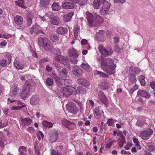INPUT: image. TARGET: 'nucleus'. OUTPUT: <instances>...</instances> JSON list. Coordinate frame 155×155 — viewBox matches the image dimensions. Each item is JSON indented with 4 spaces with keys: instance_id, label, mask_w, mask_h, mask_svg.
Wrapping results in <instances>:
<instances>
[{
    "instance_id": "nucleus-44",
    "label": "nucleus",
    "mask_w": 155,
    "mask_h": 155,
    "mask_svg": "<svg viewBox=\"0 0 155 155\" xmlns=\"http://www.w3.org/2000/svg\"><path fill=\"white\" fill-rule=\"evenodd\" d=\"M50 38L53 42H55L58 40L59 39V37L58 35L56 34H53L51 35Z\"/></svg>"
},
{
    "instance_id": "nucleus-28",
    "label": "nucleus",
    "mask_w": 155,
    "mask_h": 155,
    "mask_svg": "<svg viewBox=\"0 0 155 155\" xmlns=\"http://www.w3.org/2000/svg\"><path fill=\"white\" fill-rule=\"evenodd\" d=\"M18 151L19 155H28L27 154V149L25 147L21 146L19 147Z\"/></svg>"
},
{
    "instance_id": "nucleus-62",
    "label": "nucleus",
    "mask_w": 155,
    "mask_h": 155,
    "mask_svg": "<svg viewBox=\"0 0 155 155\" xmlns=\"http://www.w3.org/2000/svg\"><path fill=\"white\" fill-rule=\"evenodd\" d=\"M53 78L55 80L56 82L60 80V78L55 74H53Z\"/></svg>"
},
{
    "instance_id": "nucleus-7",
    "label": "nucleus",
    "mask_w": 155,
    "mask_h": 155,
    "mask_svg": "<svg viewBox=\"0 0 155 155\" xmlns=\"http://www.w3.org/2000/svg\"><path fill=\"white\" fill-rule=\"evenodd\" d=\"M62 124L65 127L70 130H73L76 128V124L73 122L64 119L62 121Z\"/></svg>"
},
{
    "instance_id": "nucleus-25",
    "label": "nucleus",
    "mask_w": 155,
    "mask_h": 155,
    "mask_svg": "<svg viewBox=\"0 0 155 155\" xmlns=\"http://www.w3.org/2000/svg\"><path fill=\"white\" fill-rule=\"evenodd\" d=\"M33 16L31 12H29L26 17V24L28 26L31 25L32 22V18Z\"/></svg>"
},
{
    "instance_id": "nucleus-29",
    "label": "nucleus",
    "mask_w": 155,
    "mask_h": 155,
    "mask_svg": "<svg viewBox=\"0 0 155 155\" xmlns=\"http://www.w3.org/2000/svg\"><path fill=\"white\" fill-rule=\"evenodd\" d=\"M68 54L70 56H72L74 58H77L78 56V54L77 53L76 51L74 48L69 50Z\"/></svg>"
},
{
    "instance_id": "nucleus-13",
    "label": "nucleus",
    "mask_w": 155,
    "mask_h": 155,
    "mask_svg": "<svg viewBox=\"0 0 155 155\" xmlns=\"http://www.w3.org/2000/svg\"><path fill=\"white\" fill-rule=\"evenodd\" d=\"M30 91L28 88H24L21 92V98L25 100L30 96Z\"/></svg>"
},
{
    "instance_id": "nucleus-23",
    "label": "nucleus",
    "mask_w": 155,
    "mask_h": 155,
    "mask_svg": "<svg viewBox=\"0 0 155 155\" xmlns=\"http://www.w3.org/2000/svg\"><path fill=\"white\" fill-rule=\"evenodd\" d=\"M74 13L73 12H70L64 15L63 16V20L65 22L69 21L73 15Z\"/></svg>"
},
{
    "instance_id": "nucleus-17",
    "label": "nucleus",
    "mask_w": 155,
    "mask_h": 155,
    "mask_svg": "<svg viewBox=\"0 0 155 155\" xmlns=\"http://www.w3.org/2000/svg\"><path fill=\"white\" fill-rule=\"evenodd\" d=\"M98 97L101 102L105 105H107V97L102 91H100L99 92Z\"/></svg>"
},
{
    "instance_id": "nucleus-19",
    "label": "nucleus",
    "mask_w": 155,
    "mask_h": 155,
    "mask_svg": "<svg viewBox=\"0 0 155 155\" xmlns=\"http://www.w3.org/2000/svg\"><path fill=\"white\" fill-rule=\"evenodd\" d=\"M62 6L64 9H68L74 8V5L73 3L66 1L62 4Z\"/></svg>"
},
{
    "instance_id": "nucleus-35",
    "label": "nucleus",
    "mask_w": 155,
    "mask_h": 155,
    "mask_svg": "<svg viewBox=\"0 0 155 155\" xmlns=\"http://www.w3.org/2000/svg\"><path fill=\"white\" fill-rule=\"evenodd\" d=\"M94 114L96 118L98 119H100L101 117V115L99 113V109L96 107L94 109Z\"/></svg>"
},
{
    "instance_id": "nucleus-56",
    "label": "nucleus",
    "mask_w": 155,
    "mask_h": 155,
    "mask_svg": "<svg viewBox=\"0 0 155 155\" xmlns=\"http://www.w3.org/2000/svg\"><path fill=\"white\" fill-rule=\"evenodd\" d=\"M88 0H79V4L81 6L85 5L87 3Z\"/></svg>"
},
{
    "instance_id": "nucleus-24",
    "label": "nucleus",
    "mask_w": 155,
    "mask_h": 155,
    "mask_svg": "<svg viewBox=\"0 0 155 155\" xmlns=\"http://www.w3.org/2000/svg\"><path fill=\"white\" fill-rule=\"evenodd\" d=\"M14 64L15 68L18 70H22L25 66L24 65L22 64L20 61H17L16 59L14 61Z\"/></svg>"
},
{
    "instance_id": "nucleus-14",
    "label": "nucleus",
    "mask_w": 155,
    "mask_h": 155,
    "mask_svg": "<svg viewBox=\"0 0 155 155\" xmlns=\"http://www.w3.org/2000/svg\"><path fill=\"white\" fill-rule=\"evenodd\" d=\"M137 95L149 99L151 97L150 94L147 91L143 90H139L137 92Z\"/></svg>"
},
{
    "instance_id": "nucleus-33",
    "label": "nucleus",
    "mask_w": 155,
    "mask_h": 155,
    "mask_svg": "<svg viewBox=\"0 0 155 155\" xmlns=\"http://www.w3.org/2000/svg\"><path fill=\"white\" fill-rule=\"evenodd\" d=\"M59 75L62 77L63 79H65L67 77L68 72L67 70L65 68H63L58 73Z\"/></svg>"
},
{
    "instance_id": "nucleus-59",
    "label": "nucleus",
    "mask_w": 155,
    "mask_h": 155,
    "mask_svg": "<svg viewBox=\"0 0 155 155\" xmlns=\"http://www.w3.org/2000/svg\"><path fill=\"white\" fill-rule=\"evenodd\" d=\"M70 90L72 91L73 94L76 95L78 94L77 89L76 90L75 88L72 87Z\"/></svg>"
},
{
    "instance_id": "nucleus-53",
    "label": "nucleus",
    "mask_w": 155,
    "mask_h": 155,
    "mask_svg": "<svg viewBox=\"0 0 155 155\" xmlns=\"http://www.w3.org/2000/svg\"><path fill=\"white\" fill-rule=\"evenodd\" d=\"M38 138L39 140H40L41 138H43L44 137V135L43 133L40 130H39L38 132Z\"/></svg>"
},
{
    "instance_id": "nucleus-38",
    "label": "nucleus",
    "mask_w": 155,
    "mask_h": 155,
    "mask_svg": "<svg viewBox=\"0 0 155 155\" xmlns=\"http://www.w3.org/2000/svg\"><path fill=\"white\" fill-rule=\"evenodd\" d=\"M102 4L99 2L98 0H94L93 4V6L95 9L99 8L100 5Z\"/></svg>"
},
{
    "instance_id": "nucleus-60",
    "label": "nucleus",
    "mask_w": 155,
    "mask_h": 155,
    "mask_svg": "<svg viewBox=\"0 0 155 155\" xmlns=\"http://www.w3.org/2000/svg\"><path fill=\"white\" fill-rule=\"evenodd\" d=\"M134 72L136 74H138L140 71V68L138 67H135L134 69Z\"/></svg>"
},
{
    "instance_id": "nucleus-50",
    "label": "nucleus",
    "mask_w": 155,
    "mask_h": 155,
    "mask_svg": "<svg viewBox=\"0 0 155 155\" xmlns=\"http://www.w3.org/2000/svg\"><path fill=\"white\" fill-rule=\"evenodd\" d=\"M7 64V61L5 59H2L0 61V65L3 67H6Z\"/></svg>"
},
{
    "instance_id": "nucleus-5",
    "label": "nucleus",
    "mask_w": 155,
    "mask_h": 155,
    "mask_svg": "<svg viewBox=\"0 0 155 155\" xmlns=\"http://www.w3.org/2000/svg\"><path fill=\"white\" fill-rule=\"evenodd\" d=\"M153 133V131L151 129H148L141 132L140 134V136L143 140H147L150 138V136Z\"/></svg>"
},
{
    "instance_id": "nucleus-42",
    "label": "nucleus",
    "mask_w": 155,
    "mask_h": 155,
    "mask_svg": "<svg viewBox=\"0 0 155 155\" xmlns=\"http://www.w3.org/2000/svg\"><path fill=\"white\" fill-rule=\"evenodd\" d=\"M42 124L43 126L47 127H51L53 126V124L52 123L48 122L46 120L43 121L42 123Z\"/></svg>"
},
{
    "instance_id": "nucleus-10",
    "label": "nucleus",
    "mask_w": 155,
    "mask_h": 155,
    "mask_svg": "<svg viewBox=\"0 0 155 155\" xmlns=\"http://www.w3.org/2000/svg\"><path fill=\"white\" fill-rule=\"evenodd\" d=\"M8 101H9L10 103H13L14 102H15V104L18 105H21L20 106H13L12 107V109L13 110H18L20 109L23 107H25L26 105L24 103L20 101H16L14 100L11 99L10 98H8L7 100Z\"/></svg>"
},
{
    "instance_id": "nucleus-57",
    "label": "nucleus",
    "mask_w": 155,
    "mask_h": 155,
    "mask_svg": "<svg viewBox=\"0 0 155 155\" xmlns=\"http://www.w3.org/2000/svg\"><path fill=\"white\" fill-rule=\"evenodd\" d=\"M97 73L100 76L103 78H107L108 77V75L104 73L99 71H97Z\"/></svg>"
},
{
    "instance_id": "nucleus-49",
    "label": "nucleus",
    "mask_w": 155,
    "mask_h": 155,
    "mask_svg": "<svg viewBox=\"0 0 155 155\" xmlns=\"http://www.w3.org/2000/svg\"><path fill=\"white\" fill-rule=\"evenodd\" d=\"M129 78L130 81L132 83H135L137 81L135 75H130L129 76Z\"/></svg>"
},
{
    "instance_id": "nucleus-27",
    "label": "nucleus",
    "mask_w": 155,
    "mask_h": 155,
    "mask_svg": "<svg viewBox=\"0 0 155 155\" xmlns=\"http://www.w3.org/2000/svg\"><path fill=\"white\" fill-rule=\"evenodd\" d=\"M58 134L56 131H55L54 133L50 136L49 141L50 142L53 143L56 141L58 138Z\"/></svg>"
},
{
    "instance_id": "nucleus-47",
    "label": "nucleus",
    "mask_w": 155,
    "mask_h": 155,
    "mask_svg": "<svg viewBox=\"0 0 155 155\" xmlns=\"http://www.w3.org/2000/svg\"><path fill=\"white\" fill-rule=\"evenodd\" d=\"M4 54L8 60V63L10 64L11 62L12 59V55L9 52H7L5 53Z\"/></svg>"
},
{
    "instance_id": "nucleus-43",
    "label": "nucleus",
    "mask_w": 155,
    "mask_h": 155,
    "mask_svg": "<svg viewBox=\"0 0 155 155\" xmlns=\"http://www.w3.org/2000/svg\"><path fill=\"white\" fill-rule=\"evenodd\" d=\"M46 83L47 85L51 86L53 84L54 81L52 78H48L46 79Z\"/></svg>"
},
{
    "instance_id": "nucleus-12",
    "label": "nucleus",
    "mask_w": 155,
    "mask_h": 155,
    "mask_svg": "<svg viewBox=\"0 0 155 155\" xmlns=\"http://www.w3.org/2000/svg\"><path fill=\"white\" fill-rule=\"evenodd\" d=\"M19 90V88L16 85H14L11 88V91L9 94V96L12 97H16L17 95Z\"/></svg>"
},
{
    "instance_id": "nucleus-6",
    "label": "nucleus",
    "mask_w": 155,
    "mask_h": 155,
    "mask_svg": "<svg viewBox=\"0 0 155 155\" xmlns=\"http://www.w3.org/2000/svg\"><path fill=\"white\" fill-rule=\"evenodd\" d=\"M29 32L31 35L37 34L40 33L44 34L43 31L39 28V26L36 24L32 25L30 29Z\"/></svg>"
},
{
    "instance_id": "nucleus-9",
    "label": "nucleus",
    "mask_w": 155,
    "mask_h": 155,
    "mask_svg": "<svg viewBox=\"0 0 155 155\" xmlns=\"http://www.w3.org/2000/svg\"><path fill=\"white\" fill-rule=\"evenodd\" d=\"M98 50L100 52L103 54L105 55H111L113 53L112 50L111 48L106 49L102 45H100L98 47Z\"/></svg>"
},
{
    "instance_id": "nucleus-1",
    "label": "nucleus",
    "mask_w": 155,
    "mask_h": 155,
    "mask_svg": "<svg viewBox=\"0 0 155 155\" xmlns=\"http://www.w3.org/2000/svg\"><path fill=\"white\" fill-rule=\"evenodd\" d=\"M86 15L88 25L90 27L98 26L103 22L102 18L97 13H95L93 15L89 12H87Z\"/></svg>"
},
{
    "instance_id": "nucleus-61",
    "label": "nucleus",
    "mask_w": 155,
    "mask_h": 155,
    "mask_svg": "<svg viewBox=\"0 0 155 155\" xmlns=\"http://www.w3.org/2000/svg\"><path fill=\"white\" fill-rule=\"evenodd\" d=\"M150 86L155 91V82L154 81L150 82Z\"/></svg>"
},
{
    "instance_id": "nucleus-64",
    "label": "nucleus",
    "mask_w": 155,
    "mask_h": 155,
    "mask_svg": "<svg viewBox=\"0 0 155 155\" xmlns=\"http://www.w3.org/2000/svg\"><path fill=\"white\" fill-rule=\"evenodd\" d=\"M52 69V67H51L48 65H47L46 66V70L48 72L51 71Z\"/></svg>"
},
{
    "instance_id": "nucleus-4",
    "label": "nucleus",
    "mask_w": 155,
    "mask_h": 155,
    "mask_svg": "<svg viewBox=\"0 0 155 155\" xmlns=\"http://www.w3.org/2000/svg\"><path fill=\"white\" fill-rule=\"evenodd\" d=\"M106 0H98L99 2L102 4L103 3V5L101 8L100 11V14L102 15H105L108 12V9L110 8V4Z\"/></svg>"
},
{
    "instance_id": "nucleus-18",
    "label": "nucleus",
    "mask_w": 155,
    "mask_h": 155,
    "mask_svg": "<svg viewBox=\"0 0 155 155\" xmlns=\"http://www.w3.org/2000/svg\"><path fill=\"white\" fill-rule=\"evenodd\" d=\"M73 74L76 76H79L83 73L81 69L76 66H74L72 70Z\"/></svg>"
},
{
    "instance_id": "nucleus-58",
    "label": "nucleus",
    "mask_w": 155,
    "mask_h": 155,
    "mask_svg": "<svg viewBox=\"0 0 155 155\" xmlns=\"http://www.w3.org/2000/svg\"><path fill=\"white\" fill-rule=\"evenodd\" d=\"M55 67L56 68V69L58 71V73L62 69L64 68H63L60 65L57 64H55Z\"/></svg>"
},
{
    "instance_id": "nucleus-8",
    "label": "nucleus",
    "mask_w": 155,
    "mask_h": 155,
    "mask_svg": "<svg viewBox=\"0 0 155 155\" xmlns=\"http://www.w3.org/2000/svg\"><path fill=\"white\" fill-rule=\"evenodd\" d=\"M66 107L67 110L71 113L74 114H76L77 113L78 109L76 106L72 102L69 103L68 104Z\"/></svg>"
},
{
    "instance_id": "nucleus-30",
    "label": "nucleus",
    "mask_w": 155,
    "mask_h": 155,
    "mask_svg": "<svg viewBox=\"0 0 155 155\" xmlns=\"http://www.w3.org/2000/svg\"><path fill=\"white\" fill-rule=\"evenodd\" d=\"M61 90L64 92V96H65V97H68L72 94L71 91L65 87H62L61 88Z\"/></svg>"
},
{
    "instance_id": "nucleus-52",
    "label": "nucleus",
    "mask_w": 155,
    "mask_h": 155,
    "mask_svg": "<svg viewBox=\"0 0 155 155\" xmlns=\"http://www.w3.org/2000/svg\"><path fill=\"white\" fill-rule=\"evenodd\" d=\"M7 125V123L6 121L2 120L0 123V128L5 127Z\"/></svg>"
},
{
    "instance_id": "nucleus-2",
    "label": "nucleus",
    "mask_w": 155,
    "mask_h": 155,
    "mask_svg": "<svg viewBox=\"0 0 155 155\" xmlns=\"http://www.w3.org/2000/svg\"><path fill=\"white\" fill-rule=\"evenodd\" d=\"M101 67L107 73L111 74L113 73L112 71L116 67V65L114 64L111 58H108L104 60Z\"/></svg>"
},
{
    "instance_id": "nucleus-41",
    "label": "nucleus",
    "mask_w": 155,
    "mask_h": 155,
    "mask_svg": "<svg viewBox=\"0 0 155 155\" xmlns=\"http://www.w3.org/2000/svg\"><path fill=\"white\" fill-rule=\"evenodd\" d=\"M51 7L54 11H58L59 9V6L58 3L54 2L52 5Z\"/></svg>"
},
{
    "instance_id": "nucleus-36",
    "label": "nucleus",
    "mask_w": 155,
    "mask_h": 155,
    "mask_svg": "<svg viewBox=\"0 0 155 155\" xmlns=\"http://www.w3.org/2000/svg\"><path fill=\"white\" fill-rule=\"evenodd\" d=\"M144 77L142 75H140L138 77V79L141 85L142 86H144L146 84V82L145 81Z\"/></svg>"
},
{
    "instance_id": "nucleus-46",
    "label": "nucleus",
    "mask_w": 155,
    "mask_h": 155,
    "mask_svg": "<svg viewBox=\"0 0 155 155\" xmlns=\"http://www.w3.org/2000/svg\"><path fill=\"white\" fill-rule=\"evenodd\" d=\"M77 90L78 94H83L85 92V91L84 89L81 86L78 87Z\"/></svg>"
},
{
    "instance_id": "nucleus-21",
    "label": "nucleus",
    "mask_w": 155,
    "mask_h": 155,
    "mask_svg": "<svg viewBox=\"0 0 155 155\" xmlns=\"http://www.w3.org/2000/svg\"><path fill=\"white\" fill-rule=\"evenodd\" d=\"M50 22L52 24L56 25L61 23L59 18L56 16H54L50 18Z\"/></svg>"
},
{
    "instance_id": "nucleus-32",
    "label": "nucleus",
    "mask_w": 155,
    "mask_h": 155,
    "mask_svg": "<svg viewBox=\"0 0 155 155\" xmlns=\"http://www.w3.org/2000/svg\"><path fill=\"white\" fill-rule=\"evenodd\" d=\"M22 124L25 126H28L32 123V120L28 118L22 119L21 120Z\"/></svg>"
},
{
    "instance_id": "nucleus-37",
    "label": "nucleus",
    "mask_w": 155,
    "mask_h": 155,
    "mask_svg": "<svg viewBox=\"0 0 155 155\" xmlns=\"http://www.w3.org/2000/svg\"><path fill=\"white\" fill-rule=\"evenodd\" d=\"M147 146L148 147L149 151L152 152L155 150V147L152 145L151 142L147 143Z\"/></svg>"
},
{
    "instance_id": "nucleus-51",
    "label": "nucleus",
    "mask_w": 155,
    "mask_h": 155,
    "mask_svg": "<svg viewBox=\"0 0 155 155\" xmlns=\"http://www.w3.org/2000/svg\"><path fill=\"white\" fill-rule=\"evenodd\" d=\"M50 1V0H43L41 2V3L45 7H46L49 4Z\"/></svg>"
},
{
    "instance_id": "nucleus-55",
    "label": "nucleus",
    "mask_w": 155,
    "mask_h": 155,
    "mask_svg": "<svg viewBox=\"0 0 155 155\" xmlns=\"http://www.w3.org/2000/svg\"><path fill=\"white\" fill-rule=\"evenodd\" d=\"M38 145L35 144L34 146V148L35 150L36 155H40V149L38 147Z\"/></svg>"
},
{
    "instance_id": "nucleus-15",
    "label": "nucleus",
    "mask_w": 155,
    "mask_h": 155,
    "mask_svg": "<svg viewBox=\"0 0 155 155\" xmlns=\"http://www.w3.org/2000/svg\"><path fill=\"white\" fill-rule=\"evenodd\" d=\"M77 82L78 84L87 87H88L90 85L88 81L82 78H78L77 79Z\"/></svg>"
},
{
    "instance_id": "nucleus-45",
    "label": "nucleus",
    "mask_w": 155,
    "mask_h": 155,
    "mask_svg": "<svg viewBox=\"0 0 155 155\" xmlns=\"http://www.w3.org/2000/svg\"><path fill=\"white\" fill-rule=\"evenodd\" d=\"M79 30V28L78 25H76L74 27V36L75 38L78 37Z\"/></svg>"
},
{
    "instance_id": "nucleus-20",
    "label": "nucleus",
    "mask_w": 155,
    "mask_h": 155,
    "mask_svg": "<svg viewBox=\"0 0 155 155\" xmlns=\"http://www.w3.org/2000/svg\"><path fill=\"white\" fill-rule=\"evenodd\" d=\"M39 101L38 96L36 95L32 96L30 99V103L32 105H36L37 104Z\"/></svg>"
},
{
    "instance_id": "nucleus-39",
    "label": "nucleus",
    "mask_w": 155,
    "mask_h": 155,
    "mask_svg": "<svg viewBox=\"0 0 155 155\" xmlns=\"http://www.w3.org/2000/svg\"><path fill=\"white\" fill-rule=\"evenodd\" d=\"M16 4L19 7L22 8H25V6L24 5V2L23 0H19L15 2Z\"/></svg>"
},
{
    "instance_id": "nucleus-26",
    "label": "nucleus",
    "mask_w": 155,
    "mask_h": 155,
    "mask_svg": "<svg viewBox=\"0 0 155 155\" xmlns=\"http://www.w3.org/2000/svg\"><path fill=\"white\" fill-rule=\"evenodd\" d=\"M125 139V137L122 135L120 137L117 141L118 145L119 147H123L124 143L126 142Z\"/></svg>"
},
{
    "instance_id": "nucleus-3",
    "label": "nucleus",
    "mask_w": 155,
    "mask_h": 155,
    "mask_svg": "<svg viewBox=\"0 0 155 155\" xmlns=\"http://www.w3.org/2000/svg\"><path fill=\"white\" fill-rule=\"evenodd\" d=\"M38 44L40 46L44 47L46 50L52 51L54 48L52 44L46 38H44L40 37L38 40Z\"/></svg>"
},
{
    "instance_id": "nucleus-40",
    "label": "nucleus",
    "mask_w": 155,
    "mask_h": 155,
    "mask_svg": "<svg viewBox=\"0 0 155 155\" xmlns=\"http://www.w3.org/2000/svg\"><path fill=\"white\" fill-rule=\"evenodd\" d=\"M81 67L84 69L88 71H90L91 69V67L87 63H83L81 65Z\"/></svg>"
},
{
    "instance_id": "nucleus-31",
    "label": "nucleus",
    "mask_w": 155,
    "mask_h": 155,
    "mask_svg": "<svg viewBox=\"0 0 155 155\" xmlns=\"http://www.w3.org/2000/svg\"><path fill=\"white\" fill-rule=\"evenodd\" d=\"M14 21L15 23L18 25H21L23 22V19L21 16L16 15L14 18Z\"/></svg>"
},
{
    "instance_id": "nucleus-54",
    "label": "nucleus",
    "mask_w": 155,
    "mask_h": 155,
    "mask_svg": "<svg viewBox=\"0 0 155 155\" xmlns=\"http://www.w3.org/2000/svg\"><path fill=\"white\" fill-rule=\"evenodd\" d=\"M51 155H62L60 153L58 152V151L52 149L51 151Z\"/></svg>"
},
{
    "instance_id": "nucleus-34",
    "label": "nucleus",
    "mask_w": 155,
    "mask_h": 155,
    "mask_svg": "<svg viewBox=\"0 0 155 155\" xmlns=\"http://www.w3.org/2000/svg\"><path fill=\"white\" fill-rule=\"evenodd\" d=\"M110 87V85L106 82H102L100 85V88L103 90H107Z\"/></svg>"
},
{
    "instance_id": "nucleus-22",
    "label": "nucleus",
    "mask_w": 155,
    "mask_h": 155,
    "mask_svg": "<svg viewBox=\"0 0 155 155\" xmlns=\"http://www.w3.org/2000/svg\"><path fill=\"white\" fill-rule=\"evenodd\" d=\"M68 30L65 27H60L57 30V33L60 35H64L68 32Z\"/></svg>"
},
{
    "instance_id": "nucleus-63",
    "label": "nucleus",
    "mask_w": 155,
    "mask_h": 155,
    "mask_svg": "<svg viewBox=\"0 0 155 155\" xmlns=\"http://www.w3.org/2000/svg\"><path fill=\"white\" fill-rule=\"evenodd\" d=\"M113 123V120L111 119H109L107 121V124L109 126H112Z\"/></svg>"
},
{
    "instance_id": "nucleus-48",
    "label": "nucleus",
    "mask_w": 155,
    "mask_h": 155,
    "mask_svg": "<svg viewBox=\"0 0 155 155\" xmlns=\"http://www.w3.org/2000/svg\"><path fill=\"white\" fill-rule=\"evenodd\" d=\"M56 94L60 98H62L64 96V92L61 90V88L60 90H58L56 91Z\"/></svg>"
},
{
    "instance_id": "nucleus-11",
    "label": "nucleus",
    "mask_w": 155,
    "mask_h": 155,
    "mask_svg": "<svg viewBox=\"0 0 155 155\" xmlns=\"http://www.w3.org/2000/svg\"><path fill=\"white\" fill-rule=\"evenodd\" d=\"M96 38L99 41L103 42L105 39V32L104 30H100L96 34Z\"/></svg>"
},
{
    "instance_id": "nucleus-16",
    "label": "nucleus",
    "mask_w": 155,
    "mask_h": 155,
    "mask_svg": "<svg viewBox=\"0 0 155 155\" xmlns=\"http://www.w3.org/2000/svg\"><path fill=\"white\" fill-rule=\"evenodd\" d=\"M54 59L61 64H64L67 61V59L65 57L61 55H56L54 58Z\"/></svg>"
}]
</instances>
